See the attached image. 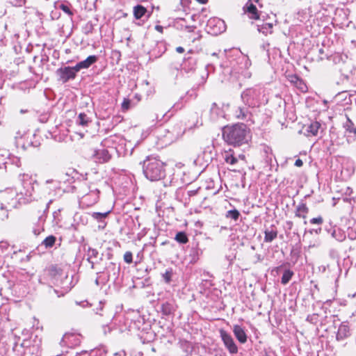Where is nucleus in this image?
<instances>
[{"mask_svg": "<svg viewBox=\"0 0 356 356\" xmlns=\"http://www.w3.org/2000/svg\"><path fill=\"white\" fill-rule=\"evenodd\" d=\"M250 131L244 124H236L225 127L222 131L224 140L230 145L240 146L248 143Z\"/></svg>", "mask_w": 356, "mask_h": 356, "instance_id": "nucleus-1", "label": "nucleus"}, {"mask_svg": "<svg viewBox=\"0 0 356 356\" xmlns=\"http://www.w3.org/2000/svg\"><path fill=\"white\" fill-rule=\"evenodd\" d=\"M143 173L145 177L152 181H159L165 176L164 163L153 156H148L143 161Z\"/></svg>", "mask_w": 356, "mask_h": 356, "instance_id": "nucleus-2", "label": "nucleus"}, {"mask_svg": "<svg viewBox=\"0 0 356 356\" xmlns=\"http://www.w3.org/2000/svg\"><path fill=\"white\" fill-rule=\"evenodd\" d=\"M77 193L79 204L83 208L94 205L99 200V190L94 186H88L86 183L81 184Z\"/></svg>", "mask_w": 356, "mask_h": 356, "instance_id": "nucleus-3", "label": "nucleus"}, {"mask_svg": "<svg viewBox=\"0 0 356 356\" xmlns=\"http://www.w3.org/2000/svg\"><path fill=\"white\" fill-rule=\"evenodd\" d=\"M3 200L12 207H17L18 204L25 202L22 193H17L14 188H10L2 193Z\"/></svg>", "mask_w": 356, "mask_h": 356, "instance_id": "nucleus-4", "label": "nucleus"}, {"mask_svg": "<svg viewBox=\"0 0 356 356\" xmlns=\"http://www.w3.org/2000/svg\"><path fill=\"white\" fill-rule=\"evenodd\" d=\"M260 92L255 88H248L241 94V99L245 105L254 107L258 103Z\"/></svg>", "mask_w": 356, "mask_h": 356, "instance_id": "nucleus-5", "label": "nucleus"}, {"mask_svg": "<svg viewBox=\"0 0 356 356\" xmlns=\"http://www.w3.org/2000/svg\"><path fill=\"white\" fill-rule=\"evenodd\" d=\"M76 72H78L75 70V67H65L58 69L56 75L58 76L59 81L66 83L70 79H74Z\"/></svg>", "mask_w": 356, "mask_h": 356, "instance_id": "nucleus-6", "label": "nucleus"}, {"mask_svg": "<svg viewBox=\"0 0 356 356\" xmlns=\"http://www.w3.org/2000/svg\"><path fill=\"white\" fill-rule=\"evenodd\" d=\"M207 28L209 31L213 35H217L225 31L224 22L219 19H210L207 23Z\"/></svg>", "mask_w": 356, "mask_h": 356, "instance_id": "nucleus-7", "label": "nucleus"}, {"mask_svg": "<svg viewBox=\"0 0 356 356\" xmlns=\"http://www.w3.org/2000/svg\"><path fill=\"white\" fill-rule=\"evenodd\" d=\"M220 337L224 342V344L229 350L230 353L234 354L238 352V348L230 334H229L224 330H221Z\"/></svg>", "mask_w": 356, "mask_h": 356, "instance_id": "nucleus-8", "label": "nucleus"}, {"mask_svg": "<svg viewBox=\"0 0 356 356\" xmlns=\"http://www.w3.org/2000/svg\"><path fill=\"white\" fill-rule=\"evenodd\" d=\"M97 60V57L95 55L89 56L86 59L78 63L74 67L75 70L79 72L81 69H88L92 64L96 63Z\"/></svg>", "mask_w": 356, "mask_h": 356, "instance_id": "nucleus-9", "label": "nucleus"}, {"mask_svg": "<svg viewBox=\"0 0 356 356\" xmlns=\"http://www.w3.org/2000/svg\"><path fill=\"white\" fill-rule=\"evenodd\" d=\"M222 155L223 159L227 164L234 165L238 163V158L234 151L232 149H229L228 150L224 151Z\"/></svg>", "mask_w": 356, "mask_h": 356, "instance_id": "nucleus-10", "label": "nucleus"}, {"mask_svg": "<svg viewBox=\"0 0 356 356\" xmlns=\"http://www.w3.org/2000/svg\"><path fill=\"white\" fill-rule=\"evenodd\" d=\"M343 127L346 129V133L353 134V137L347 136V141L348 143H350L354 141L356 136V127L349 118H348L347 121L344 123Z\"/></svg>", "mask_w": 356, "mask_h": 356, "instance_id": "nucleus-11", "label": "nucleus"}, {"mask_svg": "<svg viewBox=\"0 0 356 356\" xmlns=\"http://www.w3.org/2000/svg\"><path fill=\"white\" fill-rule=\"evenodd\" d=\"M321 128V124L318 122H312L309 125L305 127V134L307 136H317L319 129Z\"/></svg>", "mask_w": 356, "mask_h": 356, "instance_id": "nucleus-12", "label": "nucleus"}, {"mask_svg": "<svg viewBox=\"0 0 356 356\" xmlns=\"http://www.w3.org/2000/svg\"><path fill=\"white\" fill-rule=\"evenodd\" d=\"M349 335H350L349 327L347 325L342 323L338 329L337 336H336L337 340L342 341V340L345 339L346 338H347Z\"/></svg>", "mask_w": 356, "mask_h": 356, "instance_id": "nucleus-13", "label": "nucleus"}, {"mask_svg": "<svg viewBox=\"0 0 356 356\" xmlns=\"http://www.w3.org/2000/svg\"><path fill=\"white\" fill-rule=\"evenodd\" d=\"M234 333L236 339L242 343L247 341V336L243 329L238 325H235L233 329Z\"/></svg>", "mask_w": 356, "mask_h": 356, "instance_id": "nucleus-14", "label": "nucleus"}, {"mask_svg": "<svg viewBox=\"0 0 356 356\" xmlns=\"http://www.w3.org/2000/svg\"><path fill=\"white\" fill-rule=\"evenodd\" d=\"M246 12L250 19H259V14L258 13V10L254 4H252V3H250L249 5L247 4Z\"/></svg>", "mask_w": 356, "mask_h": 356, "instance_id": "nucleus-15", "label": "nucleus"}, {"mask_svg": "<svg viewBox=\"0 0 356 356\" xmlns=\"http://www.w3.org/2000/svg\"><path fill=\"white\" fill-rule=\"evenodd\" d=\"M308 211L309 209L306 206V204L304 203H301L299 205H298L296 208V216L299 218H302L305 219Z\"/></svg>", "mask_w": 356, "mask_h": 356, "instance_id": "nucleus-16", "label": "nucleus"}, {"mask_svg": "<svg viewBox=\"0 0 356 356\" xmlns=\"http://www.w3.org/2000/svg\"><path fill=\"white\" fill-rule=\"evenodd\" d=\"M273 24L272 23H266L261 25H258L257 30L259 32L267 35L268 34H271L273 33Z\"/></svg>", "mask_w": 356, "mask_h": 356, "instance_id": "nucleus-17", "label": "nucleus"}, {"mask_svg": "<svg viewBox=\"0 0 356 356\" xmlns=\"http://www.w3.org/2000/svg\"><path fill=\"white\" fill-rule=\"evenodd\" d=\"M146 8L140 5H138L134 8V15L136 19H140L146 13Z\"/></svg>", "mask_w": 356, "mask_h": 356, "instance_id": "nucleus-18", "label": "nucleus"}, {"mask_svg": "<svg viewBox=\"0 0 356 356\" xmlns=\"http://www.w3.org/2000/svg\"><path fill=\"white\" fill-rule=\"evenodd\" d=\"M264 234V241L267 243L272 242L277 236V232L274 230H266Z\"/></svg>", "mask_w": 356, "mask_h": 356, "instance_id": "nucleus-19", "label": "nucleus"}, {"mask_svg": "<svg viewBox=\"0 0 356 356\" xmlns=\"http://www.w3.org/2000/svg\"><path fill=\"white\" fill-rule=\"evenodd\" d=\"M332 236L338 241H343L346 238V235L340 229H334L332 233Z\"/></svg>", "mask_w": 356, "mask_h": 356, "instance_id": "nucleus-20", "label": "nucleus"}, {"mask_svg": "<svg viewBox=\"0 0 356 356\" xmlns=\"http://www.w3.org/2000/svg\"><path fill=\"white\" fill-rule=\"evenodd\" d=\"M64 294V292L59 291L58 290L53 289L52 287H49L47 290V295L50 298H54V297L60 298L63 296Z\"/></svg>", "mask_w": 356, "mask_h": 356, "instance_id": "nucleus-21", "label": "nucleus"}, {"mask_svg": "<svg viewBox=\"0 0 356 356\" xmlns=\"http://www.w3.org/2000/svg\"><path fill=\"white\" fill-rule=\"evenodd\" d=\"M90 122L89 118L83 113H81L78 116L77 123L81 126H87Z\"/></svg>", "mask_w": 356, "mask_h": 356, "instance_id": "nucleus-22", "label": "nucleus"}, {"mask_svg": "<svg viewBox=\"0 0 356 356\" xmlns=\"http://www.w3.org/2000/svg\"><path fill=\"white\" fill-rule=\"evenodd\" d=\"M175 239L178 243H181V244H185L188 241V238L186 233L183 232H178L176 234Z\"/></svg>", "mask_w": 356, "mask_h": 356, "instance_id": "nucleus-23", "label": "nucleus"}, {"mask_svg": "<svg viewBox=\"0 0 356 356\" xmlns=\"http://www.w3.org/2000/svg\"><path fill=\"white\" fill-rule=\"evenodd\" d=\"M87 255H88V260L90 263L93 264V261H90V260L92 259H97L98 257L99 252L96 249L89 248L88 250Z\"/></svg>", "mask_w": 356, "mask_h": 356, "instance_id": "nucleus-24", "label": "nucleus"}, {"mask_svg": "<svg viewBox=\"0 0 356 356\" xmlns=\"http://www.w3.org/2000/svg\"><path fill=\"white\" fill-rule=\"evenodd\" d=\"M293 273L290 270H286L284 272L282 277V283L283 284H286L289 280L291 279Z\"/></svg>", "mask_w": 356, "mask_h": 356, "instance_id": "nucleus-25", "label": "nucleus"}, {"mask_svg": "<svg viewBox=\"0 0 356 356\" xmlns=\"http://www.w3.org/2000/svg\"><path fill=\"white\" fill-rule=\"evenodd\" d=\"M239 216H240V213L236 209L229 210V211H227L226 215H225L226 218H232V219L234 220L235 221L238 219Z\"/></svg>", "mask_w": 356, "mask_h": 356, "instance_id": "nucleus-26", "label": "nucleus"}, {"mask_svg": "<svg viewBox=\"0 0 356 356\" xmlns=\"http://www.w3.org/2000/svg\"><path fill=\"white\" fill-rule=\"evenodd\" d=\"M294 79H296V86L299 88L302 92H305L307 90V87L306 84L300 79L298 76H294Z\"/></svg>", "mask_w": 356, "mask_h": 356, "instance_id": "nucleus-27", "label": "nucleus"}, {"mask_svg": "<svg viewBox=\"0 0 356 356\" xmlns=\"http://www.w3.org/2000/svg\"><path fill=\"white\" fill-rule=\"evenodd\" d=\"M109 213H110L109 211H107V212H104V213L93 212V213H91V216L94 219H95V220H97L98 221H101L103 219H104L105 218H106Z\"/></svg>", "mask_w": 356, "mask_h": 356, "instance_id": "nucleus-28", "label": "nucleus"}, {"mask_svg": "<svg viewBox=\"0 0 356 356\" xmlns=\"http://www.w3.org/2000/svg\"><path fill=\"white\" fill-rule=\"evenodd\" d=\"M55 241V236H49L43 241L42 244H44L46 248H51L54 245Z\"/></svg>", "mask_w": 356, "mask_h": 356, "instance_id": "nucleus-29", "label": "nucleus"}, {"mask_svg": "<svg viewBox=\"0 0 356 356\" xmlns=\"http://www.w3.org/2000/svg\"><path fill=\"white\" fill-rule=\"evenodd\" d=\"M96 155H97V156H98V158L99 159H102V161H101L102 162H106L109 159V156H108V152L105 149H102L99 152H97Z\"/></svg>", "mask_w": 356, "mask_h": 356, "instance_id": "nucleus-30", "label": "nucleus"}, {"mask_svg": "<svg viewBox=\"0 0 356 356\" xmlns=\"http://www.w3.org/2000/svg\"><path fill=\"white\" fill-rule=\"evenodd\" d=\"M248 111L245 108L238 107L236 111V115L238 118L244 119L246 118Z\"/></svg>", "mask_w": 356, "mask_h": 356, "instance_id": "nucleus-31", "label": "nucleus"}, {"mask_svg": "<svg viewBox=\"0 0 356 356\" xmlns=\"http://www.w3.org/2000/svg\"><path fill=\"white\" fill-rule=\"evenodd\" d=\"M124 260L127 264H131L133 261L132 253L129 251L126 252L124 254Z\"/></svg>", "mask_w": 356, "mask_h": 356, "instance_id": "nucleus-32", "label": "nucleus"}, {"mask_svg": "<svg viewBox=\"0 0 356 356\" xmlns=\"http://www.w3.org/2000/svg\"><path fill=\"white\" fill-rule=\"evenodd\" d=\"M172 270H168L165 271V273L163 274V280H165V282L166 283H170V281H171V277H172Z\"/></svg>", "mask_w": 356, "mask_h": 356, "instance_id": "nucleus-33", "label": "nucleus"}, {"mask_svg": "<svg viewBox=\"0 0 356 356\" xmlns=\"http://www.w3.org/2000/svg\"><path fill=\"white\" fill-rule=\"evenodd\" d=\"M60 8L66 14H67L70 16H72L73 15V13L70 10L69 7L67 5L61 4L60 5Z\"/></svg>", "mask_w": 356, "mask_h": 356, "instance_id": "nucleus-34", "label": "nucleus"}, {"mask_svg": "<svg viewBox=\"0 0 356 356\" xmlns=\"http://www.w3.org/2000/svg\"><path fill=\"white\" fill-rule=\"evenodd\" d=\"M312 224L321 225L323 222V219L321 216L314 218L310 220Z\"/></svg>", "mask_w": 356, "mask_h": 356, "instance_id": "nucleus-35", "label": "nucleus"}, {"mask_svg": "<svg viewBox=\"0 0 356 356\" xmlns=\"http://www.w3.org/2000/svg\"><path fill=\"white\" fill-rule=\"evenodd\" d=\"M303 165V162L300 159H298L295 162V165L297 167H301Z\"/></svg>", "mask_w": 356, "mask_h": 356, "instance_id": "nucleus-36", "label": "nucleus"}, {"mask_svg": "<svg viewBox=\"0 0 356 356\" xmlns=\"http://www.w3.org/2000/svg\"><path fill=\"white\" fill-rule=\"evenodd\" d=\"M237 158H238V161L239 160H241V161H245V156L243 154H239L238 155H236Z\"/></svg>", "mask_w": 356, "mask_h": 356, "instance_id": "nucleus-37", "label": "nucleus"}, {"mask_svg": "<svg viewBox=\"0 0 356 356\" xmlns=\"http://www.w3.org/2000/svg\"><path fill=\"white\" fill-rule=\"evenodd\" d=\"M86 33L90 32L92 30V24H86Z\"/></svg>", "mask_w": 356, "mask_h": 356, "instance_id": "nucleus-38", "label": "nucleus"}, {"mask_svg": "<svg viewBox=\"0 0 356 356\" xmlns=\"http://www.w3.org/2000/svg\"><path fill=\"white\" fill-rule=\"evenodd\" d=\"M155 29L160 32V33H163V27L162 26H160V25H156L155 26Z\"/></svg>", "mask_w": 356, "mask_h": 356, "instance_id": "nucleus-39", "label": "nucleus"}, {"mask_svg": "<svg viewBox=\"0 0 356 356\" xmlns=\"http://www.w3.org/2000/svg\"><path fill=\"white\" fill-rule=\"evenodd\" d=\"M195 28V27L193 26H186V30H187L188 32H192V31H193Z\"/></svg>", "mask_w": 356, "mask_h": 356, "instance_id": "nucleus-40", "label": "nucleus"}, {"mask_svg": "<svg viewBox=\"0 0 356 356\" xmlns=\"http://www.w3.org/2000/svg\"><path fill=\"white\" fill-rule=\"evenodd\" d=\"M176 51L177 53L181 54L184 52V49L182 47H178L176 48Z\"/></svg>", "mask_w": 356, "mask_h": 356, "instance_id": "nucleus-41", "label": "nucleus"}, {"mask_svg": "<svg viewBox=\"0 0 356 356\" xmlns=\"http://www.w3.org/2000/svg\"><path fill=\"white\" fill-rule=\"evenodd\" d=\"M129 105V101L124 102L123 104H122V107L125 108H128Z\"/></svg>", "mask_w": 356, "mask_h": 356, "instance_id": "nucleus-42", "label": "nucleus"}, {"mask_svg": "<svg viewBox=\"0 0 356 356\" xmlns=\"http://www.w3.org/2000/svg\"><path fill=\"white\" fill-rule=\"evenodd\" d=\"M198 3L205 4L208 2V0H196Z\"/></svg>", "mask_w": 356, "mask_h": 356, "instance_id": "nucleus-43", "label": "nucleus"}, {"mask_svg": "<svg viewBox=\"0 0 356 356\" xmlns=\"http://www.w3.org/2000/svg\"><path fill=\"white\" fill-rule=\"evenodd\" d=\"M291 81L293 82L296 84V79H294V76L292 77Z\"/></svg>", "mask_w": 356, "mask_h": 356, "instance_id": "nucleus-44", "label": "nucleus"}, {"mask_svg": "<svg viewBox=\"0 0 356 356\" xmlns=\"http://www.w3.org/2000/svg\"><path fill=\"white\" fill-rule=\"evenodd\" d=\"M353 284L355 285L356 286V280H353Z\"/></svg>", "mask_w": 356, "mask_h": 356, "instance_id": "nucleus-45", "label": "nucleus"}, {"mask_svg": "<svg viewBox=\"0 0 356 356\" xmlns=\"http://www.w3.org/2000/svg\"><path fill=\"white\" fill-rule=\"evenodd\" d=\"M212 56H217V54L216 53H213Z\"/></svg>", "mask_w": 356, "mask_h": 356, "instance_id": "nucleus-46", "label": "nucleus"}, {"mask_svg": "<svg viewBox=\"0 0 356 356\" xmlns=\"http://www.w3.org/2000/svg\"><path fill=\"white\" fill-rule=\"evenodd\" d=\"M66 337H67V335H65L63 339H65Z\"/></svg>", "mask_w": 356, "mask_h": 356, "instance_id": "nucleus-47", "label": "nucleus"}]
</instances>
